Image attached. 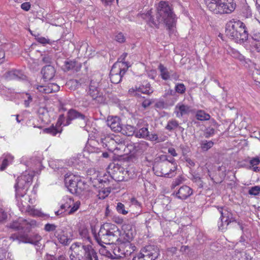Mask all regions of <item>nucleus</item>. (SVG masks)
<instances>
[{"label": "nucleus", "mask_w": 260, "mask_h": 260, "mask_svg": "<svg viewBox=\"0 0 260 260\" xmlns=\"http://www.w3.org/2000/svg\"><path fill=\"white\" fill-rule=\"evenodd\" d=\"M250 46L255 51L260 52V42H251Z\"/></svg>", "instance_id": "obj_52"}, {"label": "nucleus", "mask_w": 260, "mask_h": 260, "mask_svg": "<svg viewBox=\"0 0 260 260\" xmlns=\"http://www.w3.org/2000/svg\"><path fill=\"white\" fill-rule=\"evenodd\" d=\"M166 161L158 162L153 167L155 174L157 176L172 178L176 174V171L177 166L175 159L172 158L168 160L167 156H164Z\"/></svg>", "instance_id": "obj_6"}, {"label": "nucleus", "mask_w": 260, "mask_h": 260, "mask_svg": "<svg viewBox=\"0 0 260 260\" xmlns=\"http://www.w3.org/2000/svg\"><path fill=\"white\" fill-rule=\"evenodd\" d=\"M75 119H80L83 121V125L86 123V117L83 114L80 113L75 109H70L68 112V117L66 120L64 126H67L71 123V121L72 120Z\"/></svg>", "instance_id": "obj_15"}, {"label": "nucleus", "mask_w": 260, "mask_h": 260, "mask_svg": "<svg viewBox=\"0 0 260 260\" xmlns=\"http://www.w3.org/2000/svg\"><path fill=\"white\" fill-rule=\"evenodd\" d=\"M260 192V187L259 186H254L252 187L248 191L250 195L257 196Z\"/></svg>", "instance_id": "obj_46"}, {"label": "nucleus", "mask_w": 260, "mask_h": 260, "mask_svg": "<svg viewBox=\"0 0 260 260\" xmlns=\"http://www.w3.org/2000/svg\"><path fill=\"white\" fill-rule=\"evenodd\" d=\"M158 250L154 245H148L143 248L141 252L133 257V260H154L158 255Z\"/></svg>", "instance_id": "obj_9"}, {"label": "nucleus", "mask_w": 260, "mask_h": 260, "mask_svg": "<svg viewBox=\"0 0 260 260\" xmlns=\"http://www.w3.org/2000/svg\"><path fill=\"white\" fill-rule=\"evenodd\" d=\"M78 177L75 176L66 177L64 178V183L66 186L68 188V190L72 193H75L77 192L76 191Z\"/></svg>", "instance_id": "obj_18"}, {"label": "nucleus", "mask_w": 260, "mask_h": 260, "mask_svg": "<svg viewBox=\"0 0 260 260\" xmlns=\"http://www.w3.org/2000/svg\"><path fill=\"white\" fill-rule=\"evenodd\" d=\"M102 140L108 149L116 155H122V152L125 148L124 141L118 136H107L102 138Z\"/></svg>", "instance_id": "obj_7"}, {"label": "nucleus", "mask_w": 260, "mask_h": 260, "mask_svg": "<svg viewBox=\"0 0 260 260\" xmlns=\"http://www.w3.org/2000/svg\"><path fill=\"white\" fill-rule=\"evenodd\" d=\"M107 125L111 130L115 132H119L122 130L120 118L117 116H109L107 120Z\"/></svg>", "instance_id": "obj_14"}, {"label": "nucleus", "mask_w": 260, "mask_h": 260, "mask_svg": "<svg viewBox=\"0 0 260 260\" xmlns=\"http://www.w3.org/2000/svg\"><path fill=\"white\" fill-rule=\"evenodd\" d=\"M79 234L82 239L83 240V243H91V238L89 235V233L86 229H83L79 232Z\"/></svg>", "instance_id": "obj_30"}, {"label": "nucleus", "mask_w": 260, "mask_h": 260, "mask_svg": "<svg viewBox=\"0 0 260 260\" xmlns=\"http://www.w3.org/2000/svg\"><path fill=\"white\" fill-rule=\"evenodd\" d=\"M151 14L152 12L150 10L146 13L141 14V16L152 27H156L159 23H165L169 29H171L175 23V15L167 2L161 1L159 3L156 19L152 17Z\"/></svg>", "instance_id": "obj_3"}, {"label": "nucleus", "mask_w": 260, "mask_h": 260, "mask_svg": "<svg viewBox=\"0 0 260 260\" xmlns=\"http://www.w3.org/2000/svg\"><path fill=\"white\" fill-rule=\"evenodd\" d=\"M209 10L216 14H229L236 8L233 0H205Z\"/></svg>", "instance_id": "obj_5"}, {"label": "nucleus", "mask_w": 260, "mask_h": 260, "mask_svg": "<svg viewBox=\"0 0 260 260\" xmlns=\"http://www.w3.org/2000/svg\"><path fill=\"white\" fill-rule=\"evenodd\" d=\"M117 211L123 215H126L128 213V211L125 209V206L121 203H118L116 206Z\"/></svg>", "instance_id": "obj_39"}, {"label": "nucleus", "mask_w": 260, "mask_h": 260, "mask_svg": "<svg viewBox=\"0 0 260 260\" xmlns=\"http://www.w3.org/2000/svg\"><path fill=\"white\" fill-rule=\"evenodd\" d=\"M226 35L235 42L242 44L247 40L248 35L245 24L241 21H231L226 24Z\"/></svg>", "instance_id": "obj_4"}, {"label": "nucleus", "mask_w": 260, "mask_h": 260, "mask_svg": "<svg viewBox=\"0 0 260 260\" xmlns=\"http://www.w3.org/2000/svg\"><path fill=\"white\" fill-rule=\"evenodd\" d=\"M196 117L199 120H208L210 119V116L204 111L200 110L197 112Z\"/></svg>", "instance_id": "obj_34"}, {"label": "nucleus", "mask_w": 260, "mask_h": 260, "mask_svg": "<svg viewBox=\"0 0 260 260\" xmlns=\"http://www.w3.org/2000/svg\"><path fill=\"white\" fill-rule=\"evenodd\" d=\"M65 120V117L63 114L60 115L58 119L57 122L56 123V125L58 127H60V126L63 124L64 125V123Z\"/></svg>", "instance_id": "obj_53"}, {"label": "nucleus", "mask_w": 260, "mask_h": 260, "mask_svg": "<svg viewBox=\"0 0 260 260\" xmlns=\"http://www.w3.org/2000/svg\"><path fill=\"white\" fill-rule=\"evenodd\" d=\"M36 39L38 42H39L41 44H44V45H45L47 44H50L51 43V42L49 39H48L45 38L43 37L37 36L36 38Z\"/></svg>", "instance_id": "obj_47"}, {"label": "nucleus", "mask_w": 260, "mask_h": 260, "mask_svg": "<svg viewBox=\"0 0 260 260\" xmlns=\"http://www.w3.org/2000/svg\"><path fill=\"white\" fill-rule=\"evenodd\" d=\"M158 68L160 72L161 78L164 80H168L170 77V72L168 71L167 68L161 63L159 64Z\"/></svg>", "instance_id": "obj_29"}, {"label": "nucleus", "mask_w": 260, "mask_h": 260, "mask_svg": "<svg viewBox=\"0 0 260 260\" xmlns=\"http://www.w3.org/2000/svg\"><path fill=\"white\" fill-rule=\"evenodd\" d=\"M214 145V143L212 141H202L201 143V147L204 151H207L210 148L212 147Z\"/></svg>", "instance_id": "obj_36"}, {"label": "nucleus", "mask_w": 260, "mask_h": 260, "mask_svg": "<svg viewBox=\"0 0 260 260\" xmlns=\"http://www.w3.org/2000/svg\"><path fill=\"white\" fill-rule=\"evenodd\" d=\"M146 138L150 141H156V142H160L164 141L162 139L158 138L157 135L155 134H151L150 135L149 134V136Z\"/></svg>", "instance_id": "obj_45"}, {"label": "nucleus", "mask_w": 260, "mask_h": 260, "mask_svg": "<svg viewBox=\"0 0 260 260\" xmlns=\"http://www.w3.org/2000/svg\"><path fill=\"white\" fill-rule=\"evenodd\" d=\"M83 257V260H98L97 253L91 244H85Z\"/></svg>", "instance_id": "obj_16"}, {"label": "nucleus", "mask_w": 260, "mask_h": 260, "mask_svg": "<svg viewBox=\"0 0 260 260\" xmlns=\"http://www.w3.org/2000/svg\"><path fill=\"white\" fill-rule=\"evenodd\" d=\"M55 235L57 238L58 241L63 245H67L69 244L72 241L71 239L69 238L67 235L62 232L60 234L56 232L55 233Z\"/></svg>", "instance_id": "obj_26"}, {"label": "nucleus", "mask_w": 260, "mask_h": 260, "mask_svg": "<svg viewBox=\"0 0 260 260\" xmlns=\"http://www.w3.org/2000/svg\"><path fill=\"white\" fill-rule=\"evenodd\" d=\"M186 88L183 83H177L175 86V90L177 92L183 94L185 92Z\"/></svg>", "instance_id": "obj_43"}, {"label": "nucleus", "mask_w": 260, "mask_h": 260, "mask_svg": "<svg viewBox=\"0 0 260 260\" xmlns=\"http://www.w3.org/2000/svg\"><path fill=\"white\" fill-rule=\"evenodd\" d=\"M206 131H207L206 133V138H208V137H210V136L213 135L214 134V132H215L214 129L213 128L207 129Z\"/></svg>", "instance_id": "obj_60"}, {"label": "nucleus", "mask_w": 260, "mask_h": 260, "mask_svg": "<svg viewBox=\"0 0 260 260\" xmlns=\"http://www.w3.org/2000/svg\"><path fill=\"white\" fill-rule=\"evenodd\" d=\"M117 170H114V178L117 181H122L127 178L128 171L124 168L118 167L115 168Z\"/></svg>", "instance_id": "obj_21"}, {"label": "nucleus", "mask_w": 260, "mask_h": 260, "mask_svg": "<svg viewBox=\"0 0 260 260\" xmlns=\"http://www.w3.org/2000/svg\"><path fill=\"white\" fill-rule=\"evenodd\" d=\"M168 152L173 156H177L178 155L175 149L173 147H170L168 149Z\"/></svg>", "instance_id": "obj_63"}, {"label": "nucleus", "mask_w": 260, "mask_h": 260, "mask_svg": "<svg viewBox=\"0 0 260 260\" xmlns=\"http://www.w3.org/2000/svg\"><path fill=\"white\" fill-rule=\"evenodd\" d=\"M8 218V214L4 209L0 208V223L5 222Z\"/></svg>", "instance_id": "obj_42"}, {"label": "nucleus", "mask_w": 260, "mask_h": 260, "mask_svg": "<svg viewBox=\"0 0 260 260\" xmlns=\"http://www.w3.org/2000/svg\"><path fill=\"white\" fill-rule=\"evenodd\" d=\"M30 6L28 3H24L21 4V8L25 11H28L30 9Z\"/></svg>", "instance_id": "obj_62"}, {"label": "nucleus", "mask_w": 260, "mask_h": 260, "mask_svg": "<svg viewBox=\"0 0 260 260\" xmlns=\"http://www.w3.org/2000/svg\"><path fill=\"white\" fill-rule=\"evenodd\" d=\"M88 184L83 180L78 178L77 185L76 187L75 194L78 195L82 194L88 188Z\"/></svg>", "instance_id": "obj_23"}, {"label": "nucleus", "mask_w": 260, "mask_h": 260, "mask_svg": "<svg viewBox=\"0 0 260 260\" xmlns=\"http://www.w3.org/2000/svg\"><path fill=\"white\" fill-rule=\"evenodd\" d=\"M260 163V159L258 157L252 158L250 160V164L252 167L257 166Z\"/></svg>", "instance_id": "obj_54"}, {"label": "nucleus", "mask_w": 260, "mask_h": 260, "mask_svg": "<svg viewBox=\"0 0 260 260\" xmlns=\"http://www.w3.org/2000/svg\"><path fill=\"white\" fill-rule=\"evenodd\" d=\"M251 42H260V32L254 31L252 35L251 40L249 41L250 43Z\"/></svg>", "instance_id": "obj_49"}, {"label": "nucleus", "mask_w": 260, "mask_h": 260, "mask_svg": "<svg viewBox=\"0 0 260 260\" xmlns=\"http://www.w3.org/2000/svg\"><path fill=\"white\" fill-rule=\"evenodd\" d=\"M134 147L136 149V151L139 152H143L147 150L149 147V144L147 142L144 141H141L139 143H135Z\"/></svg>", "instance_id": "obj_27"}, {"label": "nucleus", "mask_w": 260, "mask_h": 260, "mask_svg": "<svg viewBox=\"0 0 260 260\" xmlns=\"http://www.w3.org/2000/svg\"><path fill=\"white\" fill-rule=\"evenodd\" d=\"M153 92V90L150 87L149 83H146L145 85H142L138 88H136V94L140 95V93L150 94Z\"/></svg>", "instance_id": "obj_25"}, {"label": "nucleus", "mask_w": 260, "mask_h": 260, "mask_svg": "<svg viewBox=\"0 0 260 260\" xmlns=\"http://www.w3.org/2000/svg\"><path fill=\"white\" fill-rule=\"evenodd\" d=\"M88 93L93 99H95L99 94V87H89Z\"/></svg>", "instance_id": "obj_38"}, {"label": "nucleus", "mask_w": 260, "mask_h": 260, "mask_svg": "<svg viewBox=\"0 0 260 260\" xmlns=\"http://www.w3.org/2000/svg\"><path fill=\"white\" fill-rule=\"evenodd\" d=\"M183 182V178L181 176L177 177L175 180L173 181L172 184V187L175 188L177 185H179Z\"/></svg>", "instance_id": "obj_51"}, {"label": "nucleus", "mask_w": 260, "mask_h": 260, "mask_svg": "<svg viewBox=\"0 0 260 260\" xmlns=\"http://www.w3.org/2000/svg\"><path fill=\"white\" fill-rule=\"evenodd\" d=\"M10 238L13 241L17 240L19 242L30 243L34 245H38L39 241L42 239L41 236L38 234H34L31 235L27 234H14Z\"/></svg>", "instance_id": "obj_10"}, {"label": "nucleus", "mask_w": 260, "mask_h": 260, "mask_svg": "<svg viewBox=\"0 0 260 260\" xmlns=\"http://www.w3.org/2000/svg\"><path fill=\"white\" fill-rule=\"evenodd\" d=\"M125 128L127 130V131L122 128V131H123L122 133L123 134L128 136H132L134 134L135 132V127L134 126L130 125H127L125 126Z\"/></svg>", "instance_id": "obj_40"}, {"label": "nucleus", "mask_w": 260, "mask_h": 260, "mask_svg": "<svg viewBox=\"0 0 260 260\" xmlns=\"http://www.w3.org/2000/svg\"><path fill=\"white\" fill-rule=\"evenodd\" d=\"M13 156L10 154L6 155L2 161V165L0 167V171H3L6 169V168L12 162L13 160Z\"/></svg>", "instance_id": "obj_28"}, {"label": "nucleus", "mask_w": 260, "mask_h": 260, "mask_svg": "<svg viewBox=\"0 0 260 260\" xmlns=\"http://www.w3.org/2000/svg\"><path fill=\"white\" fill-rule=\"evenodd\" d=\"M81 205V203L79 201L75 202L73 206L71 207V209L68 212L69 214H72L76 212L79 208Z\"/></svg>", "instance_id": "obj_41"}, {"label": "nucleus", "mask_w": 260, "mask_h": 260, "mask_svg": "<svg viewBox=\"0 0 260 260\" xmlns=\"http://www.w3.org/2000/svg\"><path fill=\"white\" fill-rule=\"evenodd\" d=\"M119 246L118 247H115L113 250V253L115 255V257L118 258V257H121L123 256V255L121 254V250L119 249Z\"/></svg>", "instance_id": "obj_56"}, {"label": "nucleus", "mask_w": 260, "mask_h": 260, "mask_svg": "<svg viewBox=\"0 0 260 260\" xmlns=\"http://www.w3.org/2000/svg\"><path fill=\"white\" fill-rule=\"evenodd\" d=\"M26 95L27 96V99L25 100L24 101V105H25V107H27L29 106V103L31 102H32V99L31 95L28 93H26Z\"/></svg>", "instance_id": "obj_58"}, {"label": "nucleus", "mask_w": 260, "mask_h": 260, "mask_svg": "<svg viewBox=\"0 0 260 260\" xmlns=\"http://www.w3.org/2000/svg\"><path fill=\"white\" fill-rule=\"evenodd\" d=\"M86 243L75 242L73 243L70 248V260H83L84 247Z\"/></svg>", "instance_id": "obj_11"}, {"label": "nucleus", "mask_w": 260, "mask_h": 260, "mask_svg": "<svg viewBox=\"0 0 260 260\" xmlns=\"http://www.w3.org/2000/svg\"><path fill=\"white\" fill-rule=\"evenodd\" d=\"M43 74V78L46 80H50L52 79L55 73V70L53 67L50 65L44 67L41 71Z\"/></svg>", "instance_id": "obj_22"}, {"label": "nucleus", "mask_w": 260, "mask_h": 260, "mask_svg": "<svg viewBox=\"0 0 260 260\" xmlns=\"http://www.w3.org/2000/svg\"><path fill=\"white\" fill-rule=\"evenodd\" d=\"M149 131L148 129V124L146 127L140 128L136 134V136L138 138H146L149 136Z\"/></svg>", "instance_id": "obj_31"}, {"label": "nucleus", "mask_w": 260, "mask_h": 260, "mask_svg": "<svg viewBox=\"0 0 260 260\" xmlns=\"http://www.w3.org/2000/svg\"><path fill=\"white\" fill-rule=\"evenodd\" d=\"M48 92H49V93L57 91L59 90V86L55 83H48Z\"/></svg>", "instance_id": "obj_44"}, {"label": "nucleus", "mask_w": 260, "mask_h": 260, "mask_svg": "<svg viewBox=\"0 0 260 260\" xmlns=\"http://www.w3.org/2000/svg\"><path fill=\"white\" fill-rule=\"evenodd\" d=\"M36 222L35 220L27 221L21 218H18L17 220L13 221L10 223L9 227L12 229L19 230L20 229L28 230L30 226L35 225Z\"/></svg>", "instance_id": "obj_13"}, {"label": "nucleus", "mask_w": 260, "mask_h": 260, "mask_svg": "<svg viewBox=\"0 0 260 260\" xmlns=\"http://www.w3.org/2000/svg\"><path fill=\"white\" fill-rule=\"evenodd\" d=\"M179 126V123L176 120L171 119L168 122L166 128L169 131H173Z\"/></svg>", "instance_id": "obj_32"}, {"label": "nucleus", "mask_w": 260, "mask_h": 260, "mask_svg": "<svg viewBox=\"0 0 260 260\" xmlns=\"http://www.w3.org/2000/svg\"><path fill=\"white\" fill-rule=\"evenodd\" d=\"M111 192L110 187H106L105 188H103L102 190H100L98 194V197L100 199H104L107 197L108 196L109 193Z\"/></svg>", "instance_id": "obj_33"}, {"label": "nucleus", "mask_w": 260, "mask_h": 260, "mask_svg": "<svg viewBox=\"0 0 260 260\" xmlns=\"http://www.w3.org/2000/svg\"><path fill=\"white\" fill-rule=\"evenodd\" d=\"M33 176L25 172L18 177L15 185L16 198L17 199L18 205L22 212L25 211L33 216L38 215L39 211L30 207L27 203L29 201L28 197L25 196L26 190L28 189L32 181Z\"/></svg>", "instance_id": "obj_2"}, {"label": "nucleus", "mask_w": 260, "mask_h": 260, "mask_svg": "<svg viewBox=\"0 0 260 260\" xmlns=\"http://www.w3.org/2000/svg\"><path fill=\"white\" fill-rule=\"evenodd\" d=\"M136 249V246L128 242L121 243L119 248L121 251V254L125 257L130 256L135 251Z\"/></svg>", "instance_id": "obj_17"}, {"label": "nucleus", "mask_w": 260, "mask_h": 260, "mask_svg": "<svg viewBox=\"0 0 260 260\" xmlns=\"http://www.w3.org/2000/svg\"><path fill=\"white\" fill-rule=\"evenodd\" d=\"M192 193V190L187 185L181 186L176 192V197L180 199L185 200Z\"/></svg>", "instance_id": "obj_20"}, {"label": "nucleus", "mask_w": 260, "mask_h": 260, "mask_svg": "<svg viewBox=\"0 0 260 260\" xmlns=\"http://www.w3.org/2000/svg\"><path fill=\"white\" fill-rule=\"evenodd\" d=\"M152 102L149 99L145 100L142 103V106L146 108L148 107H149L151 104Z\"/></svg>", "instance_id": "obj_59"}, {"label": "nucleus", "mask_w": 260, "mask_h": 260, "mask_svg": "<svg viewBox=\"0 0 260 260\" xmlns=\"http://www.w3.org/2000/svg\"><path fill=\"white\" fill-rule=\"evenodd\" d=\"M49 86L48 84L46 85H38L37 87V89L40 92L43 93H49V92H48Z\"/></svg>", "instance_id": "obj_48"}, {"label": "nucleus", "mask_w": 260, "mask_h": 260, "mask_svg": "<svg viewBox=\"0 0 260 260\" xmlns=\"http://www.w3.org/2000/svg\"><path fill=\"white\" fill-rule=\"evenodd\" d=\"M23 76L21 72L18 70H12L7 72L6 78L8 80H16L22 78Z\"/></svg>", "instance_id": "obj_24"}, {"label": "nucleus", "mask_w": 260, "mask_h": 260, "mask_svg": "<svg viewBox=\"0 0 260 260\" xmlns=\"http://www.w3.org/2000/svg\"><path fill=\"white\" fill-rule=\"evenodd\" d=\"M116 40L119 43H123L125 41V37L120 32L115 36Z\"/></svg>", "instance_id": "obj_55"}, {"label": "nucleus", "mask_w": 260, "mask_h": 260, "mask_svg": "<svg viewBox=\"0 0 260 260\" xmlns=\"http://www.w3.org/2000/svg\"><path fill=\"white\" fill-rule=\"evenodd\" d=\"M122 234L118 228L111 223H105L100 228L98 235L95 236L97 242L101 245L103 244H110L118 241L121 243L130 242L135 235L132 226L128 224L123 226Z\"/></svg>", "instance_id": "obj_1"}, {"label": "nucleus", "mask_w": 260, "mask_h": 260, "mask_svg": "<svg viewBox=\"0 0 260 260\" xmlns=\"http://www.w3.org/2000/svg\"><path fill=\"white\" fill-rule=\"evenodd\" d=\"M52 61V57L49 55H45L42 57V61L44 63H50Z\"/></svg>", "instance_id": "obj_57"}, {"label": "nucleus", "mask_w": 260, "mask_h": 260, "mask_svg": "<svg viewBox=\"0 0 260 260\" xmlns=\"http://www.w3.org/2000/svg\"><path fill=\"white\" fill-rule=\"evenodd\" d=\"M77 64V62L74 60H67L64 62L63 69L65 71H69L74 69Z\"/></svg>", "instance_id": "obj_37"}, {"label": "nucleus", "mask_w": 260, "mask_h": 260, "mask_svg": "<svg viewBox=\"0 0 260 260\" xmlns=\"http://www.w3.org/2000/svg\"><path fill=\"white\" fill-rule=\"evenodd\" d=\"M235 260H249L248 259H246V257L245 255H244V256H242L241 253L237 254L234 257Z\"/></svg>", "instance_id": "obj_61"}, {"label": "nucleus", "mask_w": 260, "mask_h": 260, "mask_svg": "<svg viewBox=\"0 0 260 260\" xmlns=\"http://www.w3.org/2000/svg\"><path fill=\"white\" fill-rule=\"evenodd\" d=\"M62 129L61 127H58L56 125L55 126H52L48 128L45 129V131L49 134L55 136L57 133H61Z\"/></svg>", "instance_id": "obj_35"}, {"label": "nucleus", "mask_w": 260, "mask_h": 260, "mask_svg": "<svg viewBox=\"0 0 260 260\" xmlns=\"http://www.w3.org/2000/svg\"><path fill=\"white\" fill-rule=\"evenodd\" d=\"M218 210L220 214L219 221L217 222L218 229L219 231L225 232L229 225L234 222H236V219L234 217L232 212L225 207H218Z\"/></svg>", "instance_id": "obj_8"}, {"label": "nucleus", "mask_w": 260, "mask_h": 260, "mask_svg": "<svg viewBox=\"0 0 260 260\" xmlns=\"http://www.w3.org/2000/svg\"><path fill=\"white\" fill-rule=\"evenodd\" d=\"M125 72L126 70L124 69H122L120 67V63H114L110 73L111 81L114 84H118Z\"/></svg>", "instance_id": "obj_12"}, {"label": "nucleus", "mask_w": 260, "mask_h": 260, "mask_svg": "<svg viewBox=\"0 0 260 260\" xmlns=\"http://www.w3.org/2000/svg\"><path fill=\"white\" fill-rule=\"evenodd\" d=\"M190 111V107L182 103H178L174 110V113L178 118H181L183 115L189 114Z\"/></svg>", "instance_id": "obj_19"}, {"label": "nucleus", "mask_w": 260, "mask_h": 260, "mask_svg": "<svg viewBox=\"0 0 260 260\" xmlns=\"http://www.w3.org/2000/svg\"><path fill=\"white\" fill-rule=\"evenodd\" d=\"M5 54L4 51L0 49V64L5 61Z\"/></svg>", "instance_id": "obj_64"}, {"label": "nucleus", "mask_w": 260, "mask_h": 260, "mask_svg": "<svg viewBox=\"0 0 260 260\" xmlns=\"http://www.w3.org/2000/svg\"><path fill=\"white\" fill-rule=\"evenodd\" d=\"M56 226L54 224L47 223L45 224L44 230L47 232H52L55 230Z\"/></svg>", "instance_id": "obj_50"}]
</instances>
